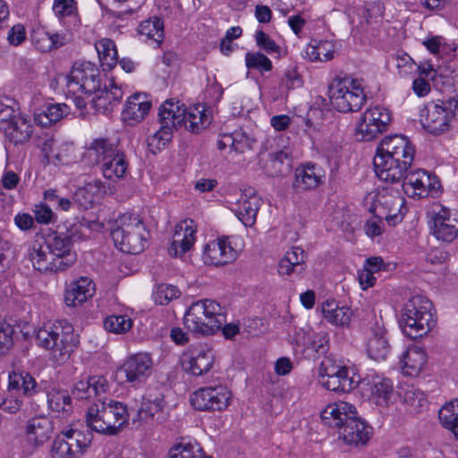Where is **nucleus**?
I'll return each mask as SVG.
<instances>
[{"instance_id":"1","label":"nucleus","mask_w":458,"mask_h":458,"mask_svg":"<svg viewBox=\"0 0 458 458\" xmlns=\"http://www.w3.org/2000/svg\"><path fill=\"white\" fill-rule=\"evenodd\" d=\"M414 153V148L406 137H385L378 145L374 157L377 176L386 182H399L411 166Z\"/></svg>"},{"instance_id":"2","label":"nucleus","mask_w":458,"mask_h":458,"mask_svg":"<svg viewBox=\"0 0 458 458\" xmlns=\"http://www.w3.org/2000/svg\"><path fill=\"white\" fill-rule=\"evenodd\" d=\"M129 412L124 403L108 400L90 405L86 422L92 430L106 436L117 435L128 424Z\"/></svg>"},{"instance_id":"3","label":"nucleus","mask_w":458,"mask_h":458,"mask_svg":"<svg viewBox=\"0 0 458 458\" xmlns=\"http://www.w3.org/2000/svg\"><path fill=\"white\" fill-rule=\"evenodd\" d=\"M148 232L140 215L124 213L119 216L111 231L115 246L123 252L139 254L145 249Z\"/></svg>"},{"instance_id":"4","label":"nucleus","mask_w":458,"mask_h":458,"mask_svg":"<svg viewBox=\"0 0 458 458\" xmlns=\"http://www.w3.org/2000/svg\"><path fill=\"white\" fill-rule=\"evenodd\" d=\"M433 304L423 295H413L404 304L400 326L403 333L411 339L426 335L436 324Z\"/></svg>"},{"instance_id":"5","label":"nucleus","mask_w":458,"mask_h":458,"mask_svg":"<svg viewBox=\"0 0 458 458\" xmlns=\"http://www.w3.org/2000/svg\"><path fill=\"white\" fill-rule=\"evenodd\" d=\"M184 326L195 334L210 335L225 322L224 308L216 301L204 299L193 302L184 315Z\"/></svg>"},{"instance_id":"6","label":"nucleus","mask_w":458,"mask_h":458,"mask_svg":"<svg viewBox=\"0 0 458 458\" xmlns=\"http://www.w3.org/2000/svg\"><path fill=\"white\" fill-rule=\"evenodd\" d=\"M100 163L104 177L111 182L124 179L129 172V160L118 141L110 138L95 139L89 147Z\"/></svg>"},{"instance_id":"7","label":"nucleus","mask_w":458,"mask_h":458,"mask_svg":"<svg viewBox=\"0 0 458 458\" xmlns=\"http://www.w3.org/2000/svg\"><path fill=\"white\" fill-rule=\"evenodd\" d=\"M364 203L374 216L385 219L390 225L401 223L406 212L404 199L398 191L388 187L369 192Z\"/></svg>"},{"instance_id":"8","label":"nucleus","mask_w":458,"mask_h":458,"mask_svg":"<svg viewBox=\"0 0 458 458\" xmlns=\"http://www.w3.org/2000/svg\"><path fill=\"white\" fill-rule=\"evenodd\" d=\"M332 106L339 112H354L364 105L366 94L361 82L349 76L335 77L328 86Z\"/></svg>"},{"instance_id":"9","label":"nucleus","mask_w":458,"mask_h":458,"mask_svg":"<svg viewBox=\"0 0 458 458\" xmlns=\"http://www.w3.org/2000/svg\"><path fill=\"white\" fill-rule=\"evenodd\" d=\"M158 115L162 119L173 121L176 126L183 125L186 130L199 133L211 123V115L204 105L197 104L184 108L179 101L165 100L159 108Z\"/></svg>"},{"instance_id":"10","label":"nucleus","mask_w":458,"mask_h":458,"mask_svg":"<svg viewBox=\"0 0 458 458\" xmlns=\"http://www.w3.org/2000/svg\"><path fill=\"white\" fill-rule=\"evenodd\" d=\"M100 72L91 62H75L65 76L67 92L72 95L91 96L100 87Z\"/></svg>"},{"instance_id":"11","label":"nucleus","mask_w":458,"mask_h":458,"mask_svg":"<svg viewBox=\"0 0 458 458\" xmlns=\"http://www.w3.org/2000/svg\"><path fill=\"white\" fill-rule=\"evenodd\" d=\"M457 106L458 101L454 98L427 104L420 114L423 128L432 134L447 131L454 118Z\"/></svg>"},{"instance_id":"12","label":"nucleus","mask_w":458,"mask_h":458,"mask_svg":"<svg viewBox=\"0 0 458 458\" xmlns=\"http://www.w3.org/2000/svg\"><path fill=\"white\" fill-rule=\"evenodd\" d=\"M53 431V422L47 416L38 415L28 420L23 427L24 441L20 447L21 456H32L51 438Z\"/></svg>"},{"instance_id":"13","label":"nucleus","mask_w":458,"mask_h":458,"mask_svg":"<svg viewBox=\"0 0 458 458\" xmlns=\"http://www.w3.org/2000/svg\"><path fill=\"white\" fill-rule=\"evenodd\" d=\"M390 122L391 113L387 108L379 106L367 108L357 123L356 137L365 141L374 140L387 130Z\"/></svg>"},{"instance_id":"14","label":"nucleus","mask_w":458,"mask_h":458,"mask_svg":"<svg viewBox=\"0 0 458 458\" xmlns=\"http://www.w3.org/2000/svg\"><path fill=\"white\" fill-rule=\"evenodd\" d=\"M404 192L412 198H427L437 196L440 192L441 184L438 178L424 169L409 171L402 178Z\"/></svg>"},{"instance_id":"15","label":"nucleus","mask_w":458,"mask_h":458,"mask_svg":"<svg viewBox=\"0 0 458 458\" xmlns=\"http://www.w3.org/2000/svg\"><path fill=\"white\" fill-rule=\"evenodd\" d=\"M90 434H84L75 429L63 431L54 440L51 446L52 458H78L90 445Z\"/></svg>"},{"instance_id":"16","label":"nucleus","mask_w":458,"mask_h":458,"mask_svg":"<svg viewBox=\"0 0 458 458\" xmlns=\"http://www.w3.org/2000/svg\"><path fill=\"white\" fill-rule=\"evenodd\" d=\"M318 379L324 388L333 392L346 393L356 386V382L349 377L347 369L329 359L320 363Z\"/></svg>"},{"instance_id":"17","label":"nucleus","mask_w":458,"mask_h":458,"mask_svg":"<svg viewBox=\"0 0 458 458\" xmlns=\"http://www.w3.org/2000/svg\"><path fill=\"white\" fill-rule=\"evenodd\" d=\"M231 398V392L224 386H206L191 395V403L198 411H223Z\"/></svg>"},{"instance_id":"18","label":"nucleus","mask_w":458,"mask_h":458,"mask_svg":"<svg viewBox=\"0 0 458 458\" xmlns=\"http://www.w3.org/2000/svg\"><path fill=\"white\" fill-rule=\"evenodd\" d=\"M214 362L213 350L204 344L189 347L181 357L182 369L196 377L208 373L212 369Z\"/></svg>"},{"instance_id":"19","label":"nucleus","mask_w":458,"mask_h":458,"mask_svg":"<svg viewBox=\"0 0 458 458\" xmlns=\"http://www.w3.org/2000/svg\"><path fill=\"white\" fill-rule=\"evenodd\" d=\"M80 345V336L75 333L73 326L69 323H64V327L60 329L59 334L52 342L48 352L50 360L61 365L65 363Z\"/></svg>"},{"instance_id":"20","label":"nucleus","mask_w":458,"mask_h":458,"mask_svg":"<svg viewBox=\"0 0 458 458\" xmlns=\"http://www.w3.org/2000/svg\"><path fill=\"white\" fill-rule=\"evenodd\" d=\"M238 250L230 237H218L208 242L202 250V260L208 266H224L235 260Z\"/></svg>"},{"instance_id":"21","label":"nucleus","mask_w":458,"mask_h":458,"mask_svg":"<svg viewBox=\"0 0 458 458\" xmlns=\"http://www.w3.org/2000/svg\"><path fill=\"white\" fill-rule=\"evenodd\" d=\"M28 259L33 267L41 273L62 272L56 259L46 244L43 235H37L28 250Z\"/></svg>"},{"instance_id":"22","label":"nucleus","mask_w":458,"mask_h":458,"mask_svg":"<svg viewBox=\"0 0 458 458\" xmlns=\"http://www.w3.org/2000/svg\"><path fill=\"white\" fill-rule=\"evenodd\" d=\"M153 361L151 357L145 352H140L129 356L120 368L128 383L133 386L144 382L152 372Z\"/></svg>"},{"instance_id":"23","label":"nucleus","mask_w":458,"mask_h":458,"mask_svg":"<svg viewBox=\"0 0 458 458\" xmlns=\"http://www.w3.org/2000/svg\"><path fill=\"white\" fill-rule=\"evenodd\" d=\"M45 241L62 271L68 269L74 264L77 256L75 251L72 250V242L70 235L52 233L45 237Z\"/></svg>"},{"instance_id":"24","label":"nucleus","mask_w":458,"mask_h":458,"mask_svg":"<svg viewBox=\"0 0 458 458\" xmlns=\"http://www.w3.org/2000/svg\"><path fill=\"white\" fill-rule=\"evenodd\" d=\"M433 235L445 242H452L458 236V214L441 207L432 216Z\"/></svg>"},{"instance_id":"25","label":"nucleus","mask_w":458,"mask_h":458,"mask_svg":"<svg viewBox=\"0 0 458 458\" xmlns=\"http://www.w3.org/2000/svg\"><path fill=\"white\" fill-rule=\"evenodd\" d=\"M364 344L369 357L372 360H384L390 353L391 347L387 332L378 322H376L368 330Z\"/></svg>"},{"instance_id":"26","label":"nucleus","mask_w":458,"mask_h":458,"mask_svg":"<svg viewBox=\"0 0 458 458\" xmlns=\"http://www.w3.org/2000/svg\"><path fill=\"white\" fill-rule=\"evenodd\" d=\"M357 415L356 407L349 403L339 401L328 403L320 411L321 422L329 428L338 430Z\"/></svg>"},{"instance_id":"27","label":"nucleus","mask_w":458,"mask_h":458,"mask_svg":"<svg viewBox=\"0 0 458 458\" xmlns=\"http://www.w3.org/2000/svg\"><path fill=\"white\" fill-rule=\"evenodd\" d=\"M92 94L94 96L89 100L92 107L98 113L108 114L120 104L124 92L122 86L112 80L104 89H100L99 87Z\"/></svg>"},{"instance_id":"28","label":"nucleus","mask_w":458,"mask_h":458,"mask_svg":"<svg viewBox=\"0 0 458 458\" xmlns=\"http://www.w3.org/2000/svg\"><path fill=\"white\" fill-rule=\"evenodd\" d=\"M196 241V225L193 220H184L175 226L173 242L168 249L170 255L182 256L191 249Z\"/></svg>"},{"instance_id":"29","label":"nucleus","mask_w":458,"mask_h":458,"mask_svg":"<svg viewBox=\"0 0 458 458\" xmlns=\"http://www.w3.org/2000/svg\"><path fill=\"white\" fill-rule=\"evenodd\" d=\"M95 293V284L87 276L70 282L65 286L64 300L68 307L81 305Z\"/></svg>"},{"instance_id":"30","label":"nucleus","mask_w":458,"mask_h":458,"mask_svg":"<svg viewBox=\"0 0 458 458\" xmlns=\"http://www.w3.org/2000/svg\"><path fill=\"white\" fill-rule=\"evenodd\" d=\"M3 131L5 137L17 145L23 144L31 138L34 126L27 115L15 112Z\"/></svg>"},{"instance_id":"31","label":"nucleus","mask_w":458,"mask_h":458,"mask_svg":"<svg viewBox=\"0 0 458 458\" xmlns=\"http://www.w3.org/2000/svg\"><path fill=\"white\" fill-rule=\"evenodd\" d=\"M151 103L145 94L135 93L129 97L122 112V119L128 125H136L148 114Z\"/></svg>"},{"instance_id":"32","label":"nucleus","mask_w":458,"mask_h":458,"mask_svg":"<svg viewBox=\"0 0 458 458\" xmlns=\"http://www.w3.org/2000/svg\"><path fill=\"white\" fill-rule=\"evenodd\" d=\"M338 438L342 439L347 445H364L371 435L370 428L362 421L358 414L354 418L348 420L346 423L338 430Z\"/></svg>"},{"instance_id":"33","label":"nucleus","mask_w":458,"mask_h":458,"mask_svg":"<svg viewBox=\"0 0 458 458\" xmlns=\"http://www.w3.org/2000/svg\"><path fill=\"white\" fill-rule=\"evenodd\" d=\"M325 172L311 163H307L295 170L293 187L300 191L312 190L323 183Z\"/></svg>"},{"instance_id":"34","label":"nucleus","mask_w":458,"mask_h":458,"mask_svg":"<svg viewBox=\"0 0 458 458\" xmlns=\"http://www.w3.org/2000/svg\"><path fill=\"white\" fill-rule=\"evenodd\" d=\"M365 392L369 400L379 407H387L394 396L391 381L379 376H375L368 381Z\"/></svg>"},{"instance_id":"35","label":"nucleus","mask_w":458,"mask_h":458,"mask_svg":"<svg viewBox=\"0 0 458 458\" xmlns=\"http://www.w3.org/2000/svg\"><path fill=\"white\" fill-rule=\"evenodd\" d=\"M428 361L426 352L419 346H410L400 358L402 372L405 376L417 377L425 369Z\"/></svg>"},{"instance_id":"36","label":"nucleus","mask_w":458,"mask_h":458,"mask_svg":"<svg viewBox=\"0 0 458 458\" xmlns=\"http://www.w3.org/2000/svg\"><path fill=\"white\" fill-rule=\"evenodd\" d=\"M261 202V199L254 191H246L242 194L236 215L245 226H252L255 224Z\"/></svg>"},{"instance_id":"37","label":"nucleus","mask_w":458,"mask_h":458,"mask_svg":"<svg viewBox=\"0 0 458 458\" xmlns=\"http://www.w3.org/2000/svg\"><path fill=\"white\" fill-rule=\"evenodd\" d=\"M106 193V186L100 180H92L80 187L74 193V200L88 209Z\"/></svg>"},{"instance_id":"38","label":"nucleus","mask_w":458,"mask_h":458,"mask_svg":"<svg viewBox=\"0 0 458 458\" xmlns=\"http://www.w3.org/2000/svg\"><path fill=\"white\" fill-rule=\"evenodd\" d=\"M335 44L330 40L312 39L302 50L301 56L309 62H327L334 58Z\"/></svg>"},{"instance_id":"39","label":"nucleus","mask_w":458,"mask_h":458,"mask_svg":"<svg viewBox=\"0 0 458 458\" xmlns=\"http://www.w3.org/2000/svg\"><path fill=\"white\" fill-rule=\"evenodd\" d=\"M323 318L330 324L338 327H348L351 323L352 312L346 306H338L334 300H327L322 303Z\"/></svg>"},{"instance_id":"40","label":"nucleus","mask_w":458,"mask_h":458,"mask_svg":"<svg viewBox=\"0 0 458 458\" xmlns=\"http://www.w3.org/2000/svg\"><path fill=\"white\" fill-rule=\"evenodd\" d=\"M69 113L65 104H51L39 108L34 114V121L38 125L47 127L63 119Z\"/></svg>"},{"instance_id":"41","label":"nucleus","mask_w":458,"mask_h":458,"mask_svg":"<svg viewBox=\"0 0 458 458\" xmlns=\"http://www.w3.org/2000/svg\"><path fill=\"white\" fill-rule=\"evenodd\" d=\"M21 389L26 396H32L37 394L38 384L35 378L28 372H9L7 392Z\"/></svg>"},{"instance_id":"42","label":"nucleus","mask_w":458,"mask_h":458,"mask_svg":"<svg viewBox=\"0 0 458 458\" xmlns=\"http://www.w3.org/2000/svg\"><path fill=\"white\" fill-rule=\"evenodd\" d=\"M52 10L59 21L68 22V27H76L80 22L76 0H54Z\"/></svg>"},{"instance_id":"43","label":"nucleus","mask_w":458,"mask_h":458,"mask_svg":"<svg viewBox=\"0 0 458 458\" xmlns=\"http://www.w3.org/2000/svg\"><path fill=\"white\" fill-rule=\"evenodd\" d=\"M66 320H59L55 322H47L39 327L35 332V342L38 347L47 351L59 334L60 329L64 327V323Z\"/></svg>"},{"instance_id":"44","label":"nucleus","mask_w":458,"mask_h":458,"mask_svg":"<svg viewBox=\"0 0 458 458\" xmlns=\"http://www.w3.org/2000/svg\"><path fill=\"white\" fill-rule=\"evenodd\" d=\"M305 262V252L299 247H292L287 250L278 264V273L281 276H291Z\"/></svg>"},{"instance_id":"45","label":"nucleus","mask_w":458,"mask_h":458,"mask_svg":"<svg viewBox=\"0 0 458 458\" xmlns=\"http://www.w3.org/2000/svg\"><path fill=\"white\" fill-rule=\"evenodd\" d=\"M138 32L144 40H151L158 46L164 39V23L160 18L151 17L139 25Z\"/></svg>"},{"instance_id":"46","label":"nucleus","mask_w":458,"mask_h":458,"mask_svg":"<svg viewBox=\"0 0 458 458\" xmlns=\"http://www.w3.org/2000/svg\"><path fill=\"white\" fill-rule=\"evenodd\" d=\"M441 425L458 439V399L446 403L438 411Z\"/></svg>"},{"instance_id":"47","label":"nucleus","mask_w":458,"mask_h":458,"mask_svg":"<svg viewBox=\"0 0 458 458\" xmlns=\"http://www.w3.org/2000/svg\"><path fill=\"white\" fill-rule=\"evenodd\" d=\"M99 61L104 70H110L117 64V50L109 38H101L95 44Z\"/></svg>"},{"instance_id":"48","label":"nucleus","mask_w":458,"mask_h":458,"mask_svg":"<svg viewBox=\"0 0 458 458\" xmlns=\"http://www.w3.org/2000/svg\"><path fill=\"white\" fill-rule=\"evenodd\" d=\"M290 167V153L286 149L270 153L269 159L265 165L266 171L270 176L281 175Z\"/></svg>"},{"instance_id":"49","label":"nucleus","mask_w":458,"mask_h":458,"mask_svg":"<svg viewBox=\"0 0 458 458\" xmlns=\"http://www.w3.org/2000/svg\"><path fill=\"white\" fill-rule=\"evenodd\" d=\"M161 127L154 134L148 137V145L154 150L164 148L172 139L173 129L177 127L173 121L162 119L160 116Z\"/></svg>"},{"instance_id":"50","label":"nucleus","mask_w":458,"mask_h":458,"mask_svg":"<svg viewBox=\"0 0 458 458\" xmlns=\"http://www.w3.org/2000/svg\"><path fill=\"white\" fill-rule=\"evenodd\" d=\"M37 146L41 149L48 162H62L63 156L55 152V139L53 133L45 132L37 138Z\"/></svg>"},{"instance_id":"51","label":"nucleus","mask_w":458,"mask_h":458,"mask_svg":"<svg viewBox=\"0 0 458 458\" xmlns=\"http://www.w3.org/2000/svg\"><path fill=\"white\" fill-rule=\"evenodd\" d=\"M48 408L55 413L68 412L71 408V397L66 391L53 389L47 394Z\"/></svg>"},{"instance_id":"52","label":"nucleus","mask_w":458,"mask_h":458,"mask_svg":"<svg viewBox=\"0 0 458 458\" xmlns=\"http://www.w3.org/2000/svg\"><path fill=\"white\" fill-rule=\"evenodd\" d=\"M399 395L403 399V402L413 410L422 408L427 403L424 393L414 386H402L399 391Z\"/></svg>"},{"instance_id":"53","label":"nucleus","mask_w":458,"mask_h":458,"mask_svg":"<svg viewBox=\"0 0 458 458\" xmlns=\"http://www.w3.org/2000/svg\"><path fill=\"white\" fill-rule=\"evenodd\" d=\"M162 409V399L157 398L152 401L150 399L143 398L140 409L138 411L137 418L133 420V422L137 420L140 423L153 420L155 415L161 412Z\"/></svg>"},{"instance_id":"54","label":"nucleus","mask_w":458,"mask_h":458,"mask_svg":"<svg viewBox=\"0 0 458 458\" xmlns=\"http://www.w3.org/2000/svg\"><path fill=\"white\" fill-rule=\"evenodd\" d=\"M256 45L263 49L269 55L276 54L278 58L285 56L287 52L284 50L279 45L276 43L267 33L263 30H257L255 32Z\"/></svg>"},{"instance_id":"55","label":"nucleus","mask_w":458,"mask_h":458,"mask_svg":"<svg viewBox=\"0 0 458 458\" xmlns=\"http://www.w3.org/2000/svg\"><path fill=\"white\" fill-rule=\"evenodd\" d=\"M105 328L114 334H124L132 327V320L126 315H112L104 321Z\"/></svg>"},{"instance_id":"56","label":"nucleus","mask_w":458,"mask_h":458,"mask_svg":"<svg viewBox=\"0 0 458 458\" xmlns=\"http://www.w3.org/2000/svg\"><path fill=\"white\" fill-rule=\"evenodd\" d=\"M385 7L380 2H370L360 10L363 21L360 24H372L377 22L384 15Z\"/></svg>"},{"instance_id":"57","label":"nucleus","mask_w":458,"mask_h":458,"mask_svg":"<svg viewBox=\"0 0 458 458\" xmlns=\"http://www.w3.org/2000/svg\"><path fill=\"white\" fill-rule=\"evenodd\" d=\"M245 64L248 69L259 72H270L273 69L271 60L260 52H248L245 55Z\"/></svg>"},{"instance_id":"58","label":"nucleus","mask_w":458,"mask_h":458,"mask_svg":"<svg viewBox=\"0 0 458 458\" xmlns=\"http://www.w3.org/2000/svg\"><path fill=\"white\" fill-rule=\"evenodd\" d=\"M200 448L192 443H180L170 450V458H198Z\"/></svg>"},{"instance_id":"59","label":"nucleus","mask_w":458,"mask_h":458,"mask_svg":"<svg viewBox=\"0 0 458 458\" xmlns=\"http://www.w3.org/2000/svg\"><path fill=\"white\" fill-rule=\"evenodd\" d=\"M179 296L180 291L175 286L170 284H160L154 293L155 301L160 305H165Z\"/></svg>"},{"instance_id":"60","label":"nucleus","mask_w":458,"mask_h":458,"mask_svg":"<svg viewBox=\"0 0 458 458\" xmlns=\"http://www.w3.org/2000/svg\"><path fill=\"white\" fill-rule=\"evenodd\" d=\"M31 40L37 49L48 52L54 48V41L50 33L38 29L33 31Z\"/></svg>"},{"instance_id":"61","label":"nucleus","mask_w":458,"mask_h":458,"mask_svg":"<svg viewBox=\"0 0 458 458\" xmlns=\"http://www.w3.org/2000/svg\"><path fill=\"white\" fill-rule=\"evenodd\" d=\"M21 405L22 401L20 396L16 395L13 393V391H11L4 396V399H2L0 410L10 414H13L20 411Z\"/></svg>"},{"instance_id":"62","label":"nucleus","mask_w":458,"mask_h":458,"mask_svg":"<svg viewBox=\"0 0 458 458\" xmlns=\"http://www.w3.org/2000/svg\"><path fill=\"white\" fill-rule=\"evenodd\" d=\"M13 329L10 324L0 319V353L9 350L13 344Z\"/></svg>"},{"instance_id":"63","label":"nucleus","mask_w":458,"mask_h":458,"mask_svg":"<svg viewBox=\"0 0 458 458\" xmlns=\"http://www.w3.org/2000/svg\"><path fill=\"white\" fill-rule=\"evenodd\" d=\"M328 339L325 334L313 332L310 344L307 351H312L318 354H324L327 350Z\"/></svg>"},{"instance_id":"64","label":"nucleus","mask_w":458,"mask_h":458,"mask_svg":"<svg viewBox=\"0 0 458 458\" xmlns=\"http://www.w3.org/2000/svg\"><path fill=\"white\" fill-rule=\"evenodd\" d=\"M341 150L339 142L332 140H324L321 144V151L327 160L337 159Z\"/></svg>"}]
</instances>
